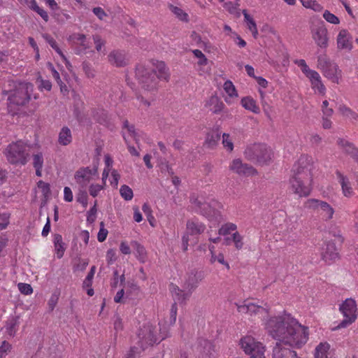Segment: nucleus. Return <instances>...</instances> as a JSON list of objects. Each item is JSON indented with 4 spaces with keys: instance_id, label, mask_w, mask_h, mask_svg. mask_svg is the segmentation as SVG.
I'll list each match as a JSON object with an SVG mask.
<instances>
[{
    "instance_id": "nucleus-1",
    "label": "nucleus",
    "mask_w": 358,
    "mask_h": 358,
    "mask_svg": "<svg viewBox=\"0 0 358 358\" xmlns=\"http://www.w3.org/2000/svg\"><path fill=\"white\" fill-rule=\"evenodd\" d=\"M266 328L278 342L289 343V347L301 348L308 339V327L302 326L289 314L271 317Z\"/></svg>"
},
{
    "instance_id": "nucleus-2",
    "label": "nucleus",
    "mask_w": 358,
    "mask_h": 358,
    "mask_svg": "<svg viewBox=\"0 0 358 358\" xmlns=\"http://www.w3.org/2000/svg\"><path fill=\"white\" fill-rule=\"evenodd\" d=\"M311 162V157L301 155L292 169V174L289 178L290 188L293 193L301 197L308 196L312 191Z\"/></svg>"
},
{
    "instance_id": "nucleus-3",
    "label": "nucleus",
    "mask_w": 358,
    "mask_h": 358,
    "mask_svg": "<svg viewBox=\"0 0 358 358\" xmlns=\"http://www.w3.org/2000/svg\"><path fill=\"white\" fill-rule=\"evenodd\" d=\"M34 90V85L30 83H18L15 84L14 89L6 92L8 97V111L11 115L17 114L19 106L29 103Z\"/></svg>"
},
{
    "instance_id": "nucleus-4",
    "label": "nucleus",
    "mask_w": 358,
    "mask_h": 358,
    "mask_svg": "<svg viewBox=\"0 0 358 358\" xmlns=\"http://www.w3.org/2000/svg\"><path fill=\"white\" fill-rule=\"evenodd\" d=\"M4 153L8 162L14 165H25L29 157V147L22 141L10 143Z\"/></svg>"
},
{
    "instance_id": "nucleus-5",
    "label": "nucleus",
    "mask_w": 358,
    "mask_h": 358,
    "mask_svg": "<svg viewBox=\"0 0 358 358\" xmlns=\"http://www.w3.org/2000/svg\"><path fill=\"white\" fill-rule=\"evenodd\" d=\"M192 203L195 205V211L206 217L210 221L220 222L222 219L219 208L222 207L220 202L212 200L210 202H203L198 199H191Z\"/></svg>"
},
{
    "instance_id": "nucleus-6",
    "label": "nucleus",
    "mask_w": 358,
    "mask_h": 358,
    "mask_svg": "<svg viewBox=\"0 0 358 358\" xmlns=\"http://www.w3.org/2000/svg\"><path fill=\"white\" fill-rule=\"evenodd\" d=\"M245 157L260 165L267 164L272 157V150L266 144L258 143L248 147L245 150Z\"/></svg>"
},
{
    "instance_id": "nucleus-7",
    "label": "nucleus",
    "mask_w": 358,
    "mask_h": 358,
    "mask_svg": "<svg viewBox=\"0 0 358 358\" xmlns=\"http://www.w3.org/2000/svg\"><path fill=\"white\" fill-rule=\"evenodd\" d=\"M135 73L136 77L143 88L148 91L157 89L158 78L156 77V72L145 68L142 64H138Z\"/></svg>"
},
{
    "instance_id": "nucleus-8",
    "label": "nucleus",
    "mask_w": 358,
    "mask_h": 358,
    "mask_svg": "<svg viewBox=\"0 0 358 358\" xmlns=\"http://www.w3.org/2000/svg\"><path fill=\"white\" fill-rule=\"evenodd\" d=\"M241 348L251 358H266L264 347L252 336H245L241 340Z\"/></svg>"
},
{
    "instance_id": "nucleus-9",
    "label": "nucleus",
    "mask_w": 358,
    "mask_h": 358,
    "mask_svg": "<svg viewBox=\"0 0 358 358\" xmlns=\"http://www.w3.org/2000/svg\"><path fill=\"white\" fill-rule=\"evenodd\" d=\"M205 278L204 272L195 268L187 272L182 288L186 289L185 297H190L199 284Z\"/></svg>"
},
{
    "instance_id": "nucleus-10",
    "label": "nucleus",
    "mask_w": 358,
    "mask_h": 358,
    "mask_svg": "<svg viewBox=\"0 0 358 358\" xmlns=\"http://www.w3.org/2000/svg\"><path fill=\"white\" fill-rule=\"evenodd\" d=\"M345 319H343L336 329L345 328L352 324L356 319V303L352 299H347L339 308Z\"/></svg>"
},
{
    "instance_id": "nucleus-11",
    "label": "nucleus",
    "mask_w": 358,
    "mask_h": 358,
    "mask_svg": "<svg viewBox=\"0 0 358 358\" xmlns=\"http://www.w3.org/2000/svg\"><path fill=\"white\" fill-rule=\"evenodd\" d=\"M138 343L143 350L153 345L157 341L155 327L149 323L143 324L138 331Z\"/></svg>"
},
{
    "instance_id": "nucleus-12",
    "label": "nucleus",
    "mask_w": 358,
    "mask_h": 358,
    "mask_svg": "<svg viewBox=\"0 0 358 358\" xmlns=\"http://www.w3.org/2000/svg\"><path fill=\"white\" fill-rule=\"evenodd\" d=\"M304 206L308 209L320 210L325 221L331 220L334 213V208L327 202L315 199H308L305 202Z\"/></svg>"
},
{
    "instance_id": "nucleus-13",
    "label": "nucleus",
    "mask_w": 358,
    "mask_h": 358,
    "mask_svg": "<svg viewBox=\"0 0 358 358\" xmlns=\"http://www.w3.org/2000/svg\"><path fill=\"white\" fill-rule=\"evenodd\" d=\"M96 175H97L96 166H94L93 169L83 167L76 171L74 178L78 184L79 188L86 189L92 180V176Z\"/></svg>"
},
{
    "instance_id": "nucleus-14",
    "label": "nucleus",
    "mask_w": 358,
    "mask_h": 358,
    "mask_svg": "<svg viewBox=\"0 0 358 358\" xmlns=\"http://www.w3.org/2000/svg\"><path fill=\"white\" fill-rule=\"evenodd\" d=\"M196 351L198 352L199 358H215V345L210 341L203 338L197 339L195 346Z\"/></svg>"
},
{
    "instance_id": "nucleus-15",
    "label": "nucleus",
    "mask_w": 358,
    "mask_h": 358,
    "mask_svg": "<svg viewBox=\"0 0 358 358\" xmlns=\"http://www.w3.org/2000/svg\"><path fill=\"white\" fill-rule=\"evenodd\" d=\"M236 306L238 311L241 313H247L250 315H261L262 317L268 315V309L266 308L248 302L247 301H245L241 305L236 304Z\"/></svg>"
},
{
    "instance_id": "nucleus-16",
    "label": "nucleus",
    "mask_w": 358,
    "mask_h": 358,
    "mask_svg": "<svg viewBox=\"0 0 358 358\" xmlns=\"http://www.w3.org/2000/svg\"><path fill=\"white\" fill-rule=\"evenodd\" d=\"M109 63L116 67H124L128 65L129 57L124 50H115L108 55Z\"/></svg>"
},
{
    "instance_id": "nucleus-17",
    "label": "nucleus",
    "mask_w": 358,
    "mask_h": 358,
    "mask_svg": "<svg viewBox=\"0 0 358 358\" xmlns=\"http://www.w3.org/2000/svg\"><path fill=\"white\" fill-rule=\"evenodd\" d=\"M206 225L196 218H193L187 221L185 235L196 237L203 234L206 230Z\"/></svg>"
},
{
    "instance_id": "nucleus-18",
    "label": "nucleus",
    "mask_w": 358,
    "mask_h": 358,
    "mask_svg": "<svg viewBox=\"0 0 358 358\" xmlns=\"http://www.w3.org/2000/svg\"><path fill=\"white\" fill-rule=\"evenodd\" d=\"M322 258L328 264L332 263L336 259L338 258V249L332 241H328L322 248Z\"/></svg>"
},
{
    "instance_id": "nucleus-19",
    "label": "nucleus",
    "mask_w": 358,
    "mask_h": 358,
    "mask_svg": "<svg viewBox=\"0 0 358 358\" xmlns=\"http://www.w3.org/2000/svg\"><path fill=\"white\" fill-rule=\"evenodd\" d=\"M230 169L238 175L250 176L257 173L256 170L250 165L243 164L239 159L233 160L230 165Z\"/></svg>"
},
{
    "instance_id": "nucleus-20",
    "label": "nucleus",
    "mask_w": 358,
    "mask_h": 358,
    "mask_svg": "<svg viewBox=\"0 0 358 358\" xmlns=\"http://www.w3.org/2000/svg\"><path fill=\"white\" fill-rule=\"evenodd\" d=\"M313 38L318 46L326 48L328 45L327 30L323 27H317L312 31Z\"/></svg>"
},
{
    "instance_id": "nucleus-21",
    "label": "nucleus",
    "mask_w": 358,
    "mask_h": 358,
    "mask_svg": "<svg viewBox=\"0 0 358 358\" xmlns=\"http://www.w3.org/2000/svg\"><path fill=\"white\" fill-rule=\"evenodd\" d=\"M153 66H155V69L151 71L156 72V77L158 80H162L168 82L170 79L171 75L169 69L164 62L156 61L155 62H153Z\"/></svg>"
},
{
    "instance_id": "nucleus-22",
    "label": "nucleus",
    "mask_w": 358,
    "mask_h": 358,
    "mask_svg": "<svg viewBox=\"0 0 358 358\" xmlns=\"http://www.w3.org/2000/svg\"><path fill=\"white\" fill-rule=\"evenodd\" d=\"M351 39L352 37L347 30H341L337 36L338 48L339 49L351 50L352 48Z\"/></svg>"
},
{
    "instance_id": "nucleus-23",
    "label": "nucleus",
    "mask_w": 358,
    "mask_h": 358,
    "mask_svg": "<svg viewBox=\"0 0 358 358\" xmlns=\"http://www.w3.org/2000/svg\"><path fill=\"white\" fill-rule=\"evenodd\" d=\"M72 140L73 137L71 129L68 127H63L59 133V144L66 146L72 142Z\"/></svg>"
},
{
    "instance_id": "nucleus-24",
    "label": "nucleus",
    "mask_w": 358,
    "mask_h": 358,
    "mask_svg": "<svg viewBox=\"0 0 358 358\" xmlns=\"http://www.w3.org/2000/svg\"><path fill=\"white\" fill-rule=\"evenodd\" d=\"M336 174L341 185L344 195L346 196H350L352 193V189L350 187L348 178L344 176L339 171H336Z\"/></svg>"
},
{
    "instance_id": "nucleus-25",
    "label": "nucleus",
    "mask_w": 358,
    "mask_h": 358,
    "mask_svg": "<svg viewBox=\"0 0 358 358\" xmlns=\"http://www.w3.org/2000/svg\"><path fill=\"white\" fill-rule=\"evenodd\" d=\"M171 292L175 301L180 303H185L190 297H185V289H180L178 286L172 285Z\"/></svg>"
},
{
    "instance_id": "nucleus-26",
    "label": "nucleus",
    "mask_w": 358,
    "mask_h": 358,
    "mask_svg": "<svg viewBox=\"0 0 358 358\" xmlns=\"http://www.w3.org/2000/svg\"><path fill=\"white\" fill-rule=\"evenodd\" d=\"M220 139V133L218 130H213L209 131L206 138L205 144L208 148H213L217 144Z\"/></svg>"
},
{
    "instance_id": "nucleus-27",
    "label": "nucleus",
    "mask_w": 358,
    "mask_h": 358,
    "mask_svg": "<svg viewBox=\"0 0 358 358\" xmlns=\"http://www.w3.org/2000/svg\"><path fill=\"white\" fill-rule=\"evenodd\" d=\"M241 104L244 108L254 113L258 114L260 112L259 107L256 104V101L250 96L243 97L241 99Z\"/></svg>"
},
{
    "instance_id": "nucleus-28",
    "label": "nucleus",
    "mask_w": 358,
    "mask_h": 358,
    "mask_svg": "<svg viewBox=\"0 0 358 358\" xmlns=\"http://www.w3.org/2000/svg\"><path fill=\"white\" fill-rule=\"evenodd\" d=\"M54 245L58 259H61L64 254L65 248L64 243L62 241V236L60 234H55L54 236Z\"/></svg>"
},
{
    "instance_id": "nucleus-29",
    "label": "nucleus",
    "mask_w": 358,
    "mask_h": 358,
    "mask_svg": "<svg viewBox=\"0 0 358 358\" xmlns=\"http://www.w3.org/2000/svg\"><path fill=\"white\" fill-rule=\"evenodd\" d=\"M92 116L94 119L101 124L107 125L108 123V114L104 110H93Z\"/></svg>"
},
{
    "instance_id": "nucleus-30",
    "label": "nucleus",
    "mask_w": 358,
    "mask_h": 358,
    "mask_svg": "<svg viewBox=\"0 0 358 358\" xmlns=\"http://www.w3.org/2000/svg\"><path fill=\"white\" fill-rule=\"evenodd\" d=\"M209 109L213 113H218L222 111L224 107V103L219 100L217 96H211L208 102Z\"/></svg>"
},
{
    "instance_id": "nucleus-31",
    "label": "nucleus",
    "mask_w": 358,
    "mask_h": 358,
    "mask_svg": "<svg viewBox=\"0 0 358 358\" xmlns=\"http://www.w3.org/2000/svg\"><path fill=\"white\" fill-rule=\"evenodd\" d=\"M43 38L45 41L53 48L62 57L63 59L66 60L64 55L63 54L61 49L59 48L55 40L49 34H45L43 35Z\"/></svg>"
},
{
    "instance_id": "nucleus-32",
    "label": "nucleus",
    "mask_w": 358,
    "mask_h": 358,
    "mask_svg": "<svg viewBox=\"0 0 358 358\" xmlns=\"http://www.w3.org/2000/svg\"><path fill=\"white\" fill-rule=\"evenodd\" d=\"M18 317H13L8 320L6 324V331L10 335L13 336L17 331V327L19 325Z\"/></svg>"
},
{
    "instance_id": "nucleus-33",
    "label": "nucleus",
    "mask_w": 358,
    "mask_h": 358,
    "mask_svg": "<svg viewBox=\"0 0 358 358\" xmlns=\"http://www.w3.org/2000/svg\"><path fill=\"white\" fill-rule=\"evenodd\" d=\"M88 195L86 189L79 188L78 192L76 194L77 202L81 203L83 208L87 206Z\"/></svg>"
},
{
    "instance_id": "nucleus-34",
    "label": "nucleus",
    "mask_w": 358,
    "mask_h": 358,
    "mask_svg": "<svg viewBox=\"0 0 358 358\" xmlns=\"http://www.w3.org/2000/svg\"><path fill=\"white\" fill-rule=\"evenodd\" d=\"M133 245L136 251L137 258L141 262H144L146 259V251L145 248L137 241L133 242Z\"/></svg>"
},
{
    "instance_id": "nucleus-35",
    "label": "nucleus",
    "mask_w": 358,
    "mask_h": 358,
    "mask_svg": "<svg viewBox=\"0 0 358 358\" xmlns=\"http://www.w3.org/2000/svg\"><path fill=\"white\" fill-rule=\"evenodd\" d=\"M301 2L304 7L313 9L316 12H320L323 9V7L315 0H301Z\"/></svg>"
},
{
    "instance_id": "nucleus-36",
    "label": "nucleus",
    "mask_w": 358,
    "mask_h": 358,
    "mask_svg": "<svg viewBox=\"0 0 358 358\" xmlns=\"http://www.w3.org/2000/svg\"><path fill=\"white\" fill-rule=\"evenodd\" d=\"M169 7L171 11L173 13L179 20L184 22L188 21L187 14L185 13L181 8L171 4H170Z\"/></svg>"
},
{
    "instance_id": "nucleus-37",
    "label": "nucleus",
    "mask_w": 358,
    "mask_h": 358,
    "mask_svg": "<svg viewBox=\"0 0 358 358\" xmlns=\"http://www.w3.org/2000/svg\"><path fill=\"white\" fill-rule=\"evenodd\" d=\"M120 194L125 201H130L134 197L133 190L127 185L121 186Z\"/></svg>"
},
{
    "instance_id": "nucleus-38",
    "label": "nucleus",
    "mask_w": 358,
    "mask_h": 358,
    "mask_svg": "<svg viewBox=\"0 0 358 358\" xmlns=\"http://www.w3.org/2000/svg\"><path fill=\"white\" fill-rule=\"evenodd\" d=\"M329 349L327 344L320 343L315 348V353L314 358H327V352Z\"/></svg>"
},
{
    "instance_id": "nucleus-39",
    "label": "nucleus",
    "mask_w": 358,
    "mask_h": 358,
    "mask_svg": "<svg viewBox=\"0 0 358 358\" xmlns=\"http://www.w3.org/2000/svg\"><path fill=\"white\" fill-rule=\"evenodd\" d=\"M338 70V66L334 64H330L328 67L322 70L324 73V75L329 78H334L336 77Z\"/></svg>"
},
{
    "instance_id": "nucleus-40",
    "label": "nucleus",
    "mask_w": 358,
    "mask_h": 358,
    "mask_svg": "<svg viewBox=\"0 0 358 358\" xmlns=\"http://www.w3.org/2000/svg\"><path fill=\"white\" fill-rule=\"evenodd\" d=\"M223 87H224V90H225V92L228 94V95L229 96H231V97L238 96V94L236 92L235 86L234 85V84L232 83L231 81L227 80L224 83Z\"/></svg>"
},
{
    "instance_id": "nucleus-41",
    "label": "nucleus",
    "mask_w": 358,
    "mask_h": 358,
    "mask_svg": "<svg viewBox=\"0 0 358 358\" xmlns=\"http://www.w3.org/2000/svg\"><path fill=\"white\" fill-rule=\"evenodd\" d=\"M59 297V293L58 292L56 291L52 294L48 303L49 312H52L54 310L58 303Z\"/></svg>"
},
{
    "instance_id": "nucleus-42",
    "label": "nucleus",
    "mask_w": 358,
    "mask_h": 358,
    "mask_svg": "<svg viewBox=\"0 0 358 358\" xmlns=\"http://www.w3.org/2000/svg\"><path fill=\"white\" fill-rule=\"evenodd\" d=\"M236 225L233 223H227L222 226V227L219 229V234L220 235H227L231 231H234L236 229Z\"/></svg>"
},
{
    "instance_id": "nucleus-43",
    "label": "nucleus",
    "mask_w": 358,
    "mask_h": 358,
    "mask_svg": "<svg viewBox=\"0 0 358 358\" xmlns=\"http://www.w3.org/2000/svg\"><path fill=\"white\" fill-rule=\"evenodd\" d=\"M71 38L73 40L79 42L80 45L83 48L84 50H86L89 48V46L85 43L86 41V36L83 34H73Z\"/></svg>"
},
{
    "instance_id": "nucleus-44",
    "label": "nucleus",
    "mask_w": 358,
    "mask_h": 358,
    "mask_svg": "<svg viewBox=\"0 0 358 358\" xmlns=\"http://www.w3.org/2000/svg\"><path fill=\"white\" fill-rule=\"evenodd\" d=\"M323 17L328 22L334 24L340 23V20L337 16L330 13L329 10H325L323 13Z\"/></svg>"
},
{
    "instance_id": "nucleus-45",
    "label": "nucleus",
    "mask_w": 358,
    "mask_h": 358,
    "mask_svg": "<svg viewBox=\"0 0 358 358\" xmlns=\"http://www.w3.org/2000/svg\"><path fill=\"white\" fill-rule=\"evenodd\" d=\"M96 211V201H95L94 206L87 213V222L92 224L95 221Z\"/></svg>"
},
{
    "instance_id": "nucleus-46",
    "label": "nucleus",
    "mask_w": 358,
    "mask_h": 358,
    "mask_svg": "<svg viewBox=\"0 0 358 358\" xmlns=\"http://www.w3.org/2000/svg\"><path fill=\"white\" fill-rule=\"evenodd\" d=\"M33 166L34 167H43V156L42 152H38L33 155Z\"/></svg>"
},
{
    "instance_id": "nucleus-47",
    "label": "nucleus",
    "mask_w": 358,
    "mask_h": 358,
    "mask_svg": "<svg viewBox=\"0 0 358 358\" xmlns=\"http://www.w3.org/2000/svg\"><path fill=\"white\" fill-rule=\"evenodd\" d=\"M108 230L104 228V222H100V229L97 235V239L99 242H103L107 237Z\"/></svg>"
},
{
    "instance_id": "nucleus-48",
    "label": "nucleus",
    "mask_w": 358,
    "mask_h": 358,
    "mask_svg": "<svg viewBox=\"0 0 358 358\" xmlns=\"http://www.w3.org/2000/svg\"><path fill=\"white\" fill-rule=\"evenodd\" d=\"M82 68L88 78H94V71L92 68L91 64L89 62H85V61L83 62L82 63Z\"/></svg>"
},
{
    "instance_id": "nucleus-49",
    "label": "nucleus",
    "mask_w": 358,
    "mask_h": 358,
    "mask_svg": "<svg viewBox=\"0 0 358 358\" xmlns=\"http://www.w3.org/2000/svg\"><path fill=\"white\" fill-rule=\"evenodd\" d=\"M18 289L22 294L28 295L33 292V289L29 284L20 282L18 284Z\"/></svg>"
},
{
    "instance_id": "nucleus-50",
    "label": "nucleus",
    "mask_w": 358,
    "mask_h": 358,
    "mask_svg": "<svg viewBox=\"0 0 358 358\" xmlns=\"http://www.w3.org/2000/svg\"><path fill=\"white\" fill-rule=\"evenodd\" d=\"M192 52L196 57L199 59L198 62L199 65H205L207 64V58L201 50L196 49L192 50Z\"/></svg>"
},
{
    "instance_id": "nucleus-51",
    "label": "nucleus",
    "mask_w": 358,
    "mask_h": 358,
    "mask_svg": "<svg viewBox=\"0 0 358 358\" xmlns=\"http://www.w3.org/2000/svg\"><path fill=\"white\" fill-rule=\"evenodd\" d=\"M233 241L235 243V246L238 250H240L243 248V243L242 241V236L239 234L238 232H235L232 235Z\"/></svg>"
},
{
    "instance_id": "nucleus-52",
    "label": "nucleus",
    "mask_w": 358,
    "mask_h": 358,
    "mask_svg": "<svg viewBox=\"0 0 358 358\" xmlns=\"http://www.w3.org/2000/svg\"><path fill=\"white\" fill-rule=\"evenodd\" d=\"M177 305L176 302H174L170 310V317H169V323L170 324H173L176 321V316H177Z\"/></svg>"
},
{
    "instance_id": "nucleus-53",
    "label": "nucleus",
    "mask_w": 358,
    "mask_h": 358,
    "mask_svg": "<svg viewBox=\"0 0 358 358\" xmlns=\"http://www.w3.org/2000/svg\"><path fill=\"white\" fill-rule=\"evenodd\" d=\"M10 344L8 342L4 341L2 343V345L0 346V358L4 357L7 355V352L10 351Z\"/></svg>"
},
{
    "instance_id": "nucleus-54",
    "label": "nucleus",
    "mask_w": 358,
    "mask_h": 358,
    "mask_svg": "<svg viewBox=\"0 0 358 358\" xmlns=\"http://www.w3.org/2000/svg\"><path fill=\"white\" fill-rule=\"evenodd\" d=\"M222 143L224 146L227 148L229 151H231L234 148L233 143L229 139V135L224 133L222 135Z\"/></svg>"
},
{
    "instance_id": "nucleus-55",
    "label": "nucleus",
    "mask_w": 358,
    "mask_h": 358,
    "mask_svg": "<svg viewBox=\"0 0 358 358\" xmlns=\"http://www.w3.org/2000/svg\"><path fill=\"white\" fill-rule=\"evenodd\" d=\"M9 214L8 213H0V230H3L6 228L8 222Z\"/></svg>"
},
{
    "instance_id": "nucleus-56",
    "label": "nucleus",
    "mask_w": 358,
    "mask_h": 358,
    "mask_svg": "<svg viewBox=\"0 0 358 358\" xmlns=\"http://www.w3.org/2000/svg\"><path fill=\"white\" fill-rule=\"evenodd\" d=\"M38 187L41 189L43 194L45 196H47L50 194V187L48 183L44 182L42 180H40L38 182Z\"/></svg>"
},
{
    "instance_id": "nucleus-57",
    "label": "nucleus",
    "mask_w": 358,
    "mask_h": 358,
    "mask_svg": "<svg viewBox=\"0 0 358 358\" xmlns=\"http://www.w3.org/2000/svg\"><path fill=\"white\" fill-rule=\"evenodd\" d=\"M243 14L244 15L245 21L248 24V27L250 29V28L256 26V22L252 19V17L248 13L246 10H243Z\"/></svg>"
},
{
    "instance_id": "nucleus-58",
    "label": "nucleus",
    "mask_w": 358,
    "mask_h": 358,
    "mask_svg": "<svg viewBox=\"0 0 358 358\" xmlns=\"http://www.w3.org/2000/svg\"><path fill=\"white\" fill-rule=\"evenodd\" d=\"M102 189L101 185L92 184L90 186L89 192L91 196L96 197Z\"/></svg>"
},
{
    "instance_id": "nucleus-59",
    "label": "nucleus",
    "mask_w": 358,
    "mask_h": 358,
    "mask_svg": "<svg viewBox=\"0 0 358 358\" xmlns=\"http://www.w3.org/2000/svg\"><path fill=\"white\" fill-rule=\"evenodd\" d=\"M332 62L328 59L326 57L320 56L318 57V64L322 70L327 69L328 66Z\"/></svg>"
},
{
    "instance_id": "nucleus-60",
    "label": "nucleus",
    "mask_w": 358,
    "mask_h": 358,
    "mask_svg": "<svg viewBox=\"0 0 358 358\" xmlns=\"http://www.w3.org/2000/svg\"><path fill=\"white\" fill-rule=\"evenodd\" d=\"M328 106L329 102L327 100L324 101L322 103V112L324 115L327 117H330L332 115L334 110L332 108H328Z\"/></svg>"
},
{
    "instance_id": "nucleus-61",
    "label": "nucleus",
    "mask_w": 358,
    "mask_h": 358,
    "mask_svg": "<svg viewBox=\"0 0 358 358\" xmlns=\"http://www.w3.org/2000/svg\"><path fill=\"white\" fill-rule=\"evenodd\" d=\"M94 14L99 19L103 20L105 17L107 16V14L101 7H95L92 10Z\"/></svg>"
},
{
    "instance_id": "nucleus-62",
    "label": "nucleus",
    "mask_w": 358,
    "mask_h": 358,
    "mask_svg": "<svg viewBox=\"0 0 358 358\" xmlns=\"http://www.w3.org/2000/svg\"><path fill=\"white\" fill-rule=\"evenodd\" d=\"M88 265L87 259H79L78 263L74 266L76 270L84 271Z\"/></svg>"
},
{
    "instance_id": "nucleus-63",
    "label": "nucleus",
    "mask_w": 358,
    "mask_h": 358,
    "mask_svg": "<svg viewBox=\"0 0 358 358\" xmlns=\"http://www.w3.org/2000/svg\"><path fill=\"white\" fill-rule=\"evenodd\" d=\"M64 199L67 202L73 201V193L69 187H65L64 189Z\"/></svg>"
},
{
    "instance_id": "nucleus-64",
    "label": "nucleus",
    "mask_w": 358,
    "mask_h": 358,
    "mask_svg": "<svg viewBox=\"0 0 358 358\" xmlns=\"http://www.w3.org/2000/svg\"><path fill=\"white\" fill-rule=\"evenodd\" d=\"M93 40L96 45V50L99 52L101 51V48L104 45L105 43L101 40L99 35L93 36Z\"/></svg>"
}]
</instances>
